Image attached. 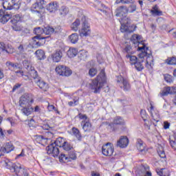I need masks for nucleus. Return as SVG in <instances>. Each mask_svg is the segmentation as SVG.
I'll list each match as a JSON object with an SVG mask.
<instances>
[{
	"label": "nucleus",
	"instance_id": "nucleus-44",
	"mask_svg": "<svg viewBox=\"0 0 176 176\" xmlns=\"http://www.w3.org/2000/svg\"><path fill=\"white\" fill-rule=\"evenodd\" d=\"M97 72H98L97 69L92 67L89 71V76L93 78L97 75Z\"/></svg>",
	"mask_w": 176,
	"mask_h": 176
},
{
	"label": "nucleus",
	"instance_id": "nucleus-29",
	"mask_svg": "<svg viewBox=\"0 0 176 176\" xmlns=\"http://www.w3.org/2000/svg\"><path fill=\"white\" fill-rule=\"evenodd\" d=\"M72 131L74 135L76 136V138H77V140L78 141H82V133H80V131H79V129L78 128L73 127L72 129Z\"/></svg>",
	"mask_w": 176,
	"mask_h": 176
},
{
	"label": "nucleus",
	"instance_id": "nucleus-42",
	"mask_svg": "<svg viewBox=\"0 0 176 176\" xmlns=\"http://www.w3.org/2000/svg\"><path fill=\"white\" fill-rule=\"evenodd\" d=\"M98 10L102 12L103 14H107V6L103 3H99V8H98Z\"/></svg>",
	"mask_w": 176,
	"mask_h": 176
},
{
	"label": "nucleus",
	"instance_id": "nucleus-32",
	"mask_svg": "<svg viewBox=\"0 0 176 176\" xmlns=\"http://www.w3.org/2000/svg\"><path fill=\"white\" fill-rule=\"evenodd\" d=\"M59 13L60 16L64 17L65 16H67V13H69V8L65 6H63L59 9Z\"/></svg>",
	"mask_w": 176,
	"mask_h": 176
},
{
	"label": "nucleus",
	"instance_id": "nucleus-39",
	"mask_svg": "<svg viewBox=\"0 0 176 176\" xmlns=\"http://www.w3.org/2000/svg\"><path fill=\"white\" fill-rule=\"evenodd\" d=\"M157 151L159 156L162 159H164V157H166V153L164 152V148H163V146H160V147H158Z\"/></svg>",
	"mask_w": 176,
	"mask_h": 176
},
{
	"label": "nucleus",
	"instance_id": "nucleus-24",
	"mask_svg": "<svg viewBox=\"0 0 176 176\" xmlns=\"http://www.w3.org/2000/svg\"><path fill=\"white\" fill-rule=\"evenodd\" d=\"M126 53V58L129 60L131 65H133V50L131 49V46L127 45L124 49Z\"/></svg>",
	"mask_w": 176,
	"mask_h": 176
},
{
	"label": "nucleus",
	"instance_id": "nucleus-46",
	"mask_svg": "<svg viewBox=\"0 0 176 176\" xmlns=\"http://www.w3.org/2000/svg\"><path fill=\"white\" fill-rule=\"evenodd\" d=\"M7 67H12V68H17L19 67V63H13L10 61H8L6 63Z\"/></svg>",
	"mask_w": 176,
	"mask_h": 176
},
{
	"label": "nucleus",
	"instance_id": "nucleus-52",
	"mask_svg": "<svg viewBox=\"0 0 176 176\" xmlns=\"http://www.w3.org/2000/svg\"><path fill=\"white\" fill-rule=\"evenodd\" d=\"M12 18L15 19L18 22L20 21V20L21 19L20 14H15V15L12 14Z\"/></svg>",
	"mask_w": 176,
	"mask_h": 176
},
{
	"label": "nucleus",
	"instance_id": "nucleus-40",
	"mask_svg": "<svg viewBox=\"0 0 176 176\" xmlns=\"http://www.w3.org/2000/svg\"><path fill=\"white\" fill-rule=\"evenodd\" d=\"M4 52H6L8 54H13V53H14V48H13L11 45L8 44L7 47H6V49L4 50Z\"/></svg>",
	"mask_w": 176,
	"mask_h": 176
},
{
	"label": "nucleus",
	"instance_id": "nucleus-26",
	"mask_svg": "<svg viewBox=\"0 0 176 176\" xmlns=\"http://www.w3.org/2000/svg\"><path fill=\"white\" fill-rule=\"evenodd\" d=\"M21 112L25 115V116H30L32 112H34V108L31 107V106L23 107L21 109Z\"/></svg>",
	"mask_w": 176,
	"mask_h": 176
},
{
	"label": "nucleus",
	"instance_id": "nucleus-36",
	"mask_svg": "<svg viewBox=\"0 0 176 176\" xmlns=\"http://www.w3.org/2000/svg\"><path fill=\"white\" fill-rule=\"evenodd\" d=\"M78 56L80 60H86L87 58V51L82 50L78 53Z\"/></svg>",
	"mask_w": 176,
	"mask_h": 176
},
{
	"label": "nucleus",
	"instance_id": "nucleus-13",
	"mask_svg": "<svg viewBox=\"0 0 176 176\" xmlns=\"http://www.w3.org/2000/svg\"><path fill=\"white\" fill-rule=\"evenodd\" d=\"M135 174L138 176H152V173L149 171V166L141 165L135 170Z\"/></svg>",
	"mask_w": 176,
	"mask_h": 176
},
{
	"label": "nucleus",
	"instance_id": "nucleus-5",
	"mask_svg": "<svg viewBox=\"0 0 176 176\" xmlns=\"http://www.w3.org/2000/svg\"><path fill=\"white\" fill-rule=\"evenodd\" d=\"M67 140L63 138H58L54 143H52L46 147L47 153L52 155L54 157H57L60 155L58 148H63Z\"/></svg>",
	"mask_w": 176,
	"mask_h": 176
},
{
	"label": "nucleus",
	"instance_id": "nucleus-55",
	"mask_svg": "<svg viewBox=\"0 0 176 176\" xmlns=\"http://www.w3.org/2000/svg\"><path fill=\"white\" fill-rule=\"evenodd\" d=\"M6 47H7V45H5V43H3V42L0 43V49H1V50H3V52H5Z\"/></svg>",
	"mask_w": 176,
	"mask_h": 176
},
{
	"label": "nucleus",
	"instance_id": "nucleus-50",
	"mask_svg": "<svg viewBox=\"0 0 176 176\" xmlns=\"http://www.w3.org/2000/svg\"><path fill=\"white\" fill-rule=\"evenodd\" d=\"M16 74H20L21 76L23 78V79H25V80H27L28 79V76L24 74V72L21 70L16 72Z\"/></svg>",
	"mask_w": 176,
	"mask_h": 176
},
{
	"label": "nucleus",
	"instance_id": "nucleus-33",
	"mask_svg": "<svg viewBox=\"0 0 176 176\" xmlns=\"http://www.w3.org/2000/svg\"><path fill=\"white\" fill-rule=\"evenodd\" d=\"M35 54L38 60H45V58H46V56H45V52L42 50H36Z\"/></svg>",
	"mask_w": 176,
	"mask_h": 176
},
{
	"label": "nucleus",
	"instance_id": "nucleus-19",
	"mask_svg": "<svg viewBox=\"0 0 176 176\" xmlns=\"http://www.w3.org/2000/svg\"><path fill=\"white\" fill-rule=\"evenodd\" d=\"M129 142V138L127 136H121L117 142V146L120 148H127Z\"/></svg>",
	"mask_w": 176,
	"mask_h": 176
},
{
	"label": "nucleus",
	"instance_id": "nucleus-59",
	"mask_svg": "<svg viewBox=\"0 0 176 176\" xmlns=\"http://www.w3.org/2000/svg\"><path fill=\"white\" fill-rule=\"evenodd\" d=\"M170 146H171L173 149H175V141H174V140H170Z\"/></svg>",
	"mask_w": 176,
	"mask_h": 176
},
{
	"label": "nucleus",
	"instance_id": "nucleus-60",
	"mask_svg": "<svg viewBox=\"0 0 176 176\" xmlns=\"http://www.w3.org/2000/svg\"><path fill=\"white\" fill-rule=\"evenodd\" d=\"M18 50H19V52H21V53H23V52H24V46H23V45H20L18 47Z\"/></svg>",
	"mask_w": 176,
	"mask_h": 176
},
{
	"label": "nucleus",
	"instance_id": "nucleus-6",
	"mask_svg": "<svg viewBox=\"0 0 176 176\" xmlns=\"http://www.w3.org/2000/svg\"><path fill=\"white\" fill-rule=\"evenodd\" d=\"M5 164L12 173H15L19 176H28L30 173L28 168L21 167L20 164H14L11 161H5Z\"/></svg>",
	"mask_w": 176,
	"mask_h": 176
},
{
	"label": "nucleus",
	"instance_id": "nucleus-35",
	"mask_svg": "<svg viewBox=\"0 0 176 176\" xmlns=\"http://www.w3.org/2000/svg\"><path fill=\"white\" fill-rule=\"evenodd\" d=\"M79 25H80V20L76 19V21L71 25V29L72 31H78L79 30Z\"/></svg>",
	"mask_w": 176,
	"mask_h": 176
},
{
	"label": "nucleus",
	"instance_id": "nucleus-47",
	"mask_svg": "<svg viewBox=\"0 0 176 176\" xmlns=\"http://www.w3.org/2000/svg\"><path fill=\"white\" fill-rule=\"evenodd\" d=\"M43 140H45V138L43 137V135H36V142H38V144H41V142H42V141H43Z\"/></svg>",
	"mask_w": 176,
	"mask_h": 176
},
{
	"label": "nucleus",
	"instance_id": "nucleus-23",
	"mask_svg": "<svg viewBox=\"0 0 176 176\" xmlns=\"http://www.w3.org/2000/svg\"><path fill=\"white\" fill-rule=\"evenodd\" d=\"M46 9L48 10V12H50V13H54V12L58 9V3L56 1L51 2L47 5Z\"/></svg>",
	"mask_w": 176,
	"mask_h": 176
},
{
	"label": "nucleus",
	"instance_id": "nucleus-3",
	"mask_svg": "<svg viewBox=\"0 0 176 176\" xmlns=\"http://www.w3.org/2000/svg\"><path fill=\"white\" fill-rule=\"evenodd\" d=\"M107 83V75L105 74V69L100 70L99 74L89 83L90 90H93L95 94L101 91V89L104 85Z\"/></svg>",
	"mask_w": 176,
	"mask_h": 176
},
{
	"label": "nucleus",
	"instance_id": "nucleus-58",
	"mask_svg": "<svg viewBox=\"0 0 176 176\" xmlns=\"http://www.w3.org/2000/svg\"><path fill=\"white\" fill-rule=\"evenodd\" d=\"M170 128V123L165 122H164V129H165V130H167V129Z\"/></svg>",
	"mask_w": 176,
	"mask_h": 176
},
{
	"label": "nucleus",
	"instance_id": "nucleus-18",
	"mask_svg": "<svg viewBox=\"0 0 176 176\" xmlns=\"http://www.w3.org/2000/svg\"><path fill=\"white\" fill-rule=\"evenodd\" d=\"M64 54V50H57L52 55V60L54 63H60Z\"/></svg>",
	"mask_w": 176,
	"mask_h": 176
},
{
	"label": "nucleus",
	"instance_id": "nucleus-9",
	"mask_svg": "<svg viewBox=\"0 0 176 176\" xmlns=\"http://www.w3.org/2000/svg\"><path fill=\"white\" fill-rule=\"evenodd\" d=\"M72 160H76V153L74 150L68 151L67 155L61 153L59 155V162L60 163H68V162H72Z\"/></svg>",
	"mask_w": 176,
	"mask_h": 176
},
{
	"label": "nucleus",
	"instance_id": "nucleus-4",
	"mask_svg": "<svg viewBox=\"0 0 176 176\" xmlns=\"http://www.w3.org/2000/svg\"><path fill=\"white\" fill-rule=\"evenodd\" d=\"M33 32L36 36L32 38V46H42L46 43V41H49L47 39H50V36H45L44 29L41 27L34 28Z\"/></svg>",
	"mask_w": 176,
	"mask_h": 176
},
{
	"label": "nucleus",
	"instance_id": "nucleus-48",
	"mask_svg": "<svg viewBox=\"0 0 176 176\" xmlns=\"http://www.w3.org/2000/svg\"><path fill=\"white\" fill-rule=\"evenodd\" d=\"M140 115L142 118L143 119L144 122H146L147 116L146 114L145 110H141Z\"/></svg>",
	"mask_w": 176,
	"mask_h": 176
},
{
	"label": "nucleus",
	"instance_id": "nucleus-30",
	"mask_svg": "<svg viewBox=\"0 0 176 176\" xmlns=\"http://www.w3.org/2000/svg\"><path fill=\"white\" fill-rule=\"evenodd\" d=\"M78 54V50L76 48H69L67 51V55L69 58H74Z\"/></svg>",
	"mask_w": 176,
	"mask_h": 176
},
{
	"label": "nucleus",
	"instance_id": "nucleus-41",
	"mask_svg": "<svg viewBox=\"0 0 176 176\" xmlns=\"http://www.w3.org/2000/svg\"><path fill=\"white\" fill-rule=\"evenodd\" d=\"M153 10H151V12L153 13V14H155V16H162V11L157 10V6H155L153 8Z\"/></svg>",
	"mask_w": 176,
	"mask_h": 176
},
{
	"label": "nucleus",
	"instance_id": "nucleus-64",
	"mask_svg": "<svg viewBox=\"0 0 176 176\" xmlns=\"http://www.w3.org/2000/svg\"><path fill=\"white\" fill-rule=\"evenodd\" d=\"M91 175V176H100V173L92 171Z\"/></svg>",
	"mask_w": 176,
	"mask_h": 176
},
{
	"label": "nucleus",
	"instance_id": "nucleus-57",
	"mask_svg": "<svg viewBox=\"0 0 176 176\" xmlns=\"http://www.w3.org/2000/svg\"><path fill=\"white\" fill-rule=\"evenodd\" d=\"M6 135V131L2 130L1 128H0V137H5Z\"/></svg>",
	"mask_w": 176,
	"mask_h": 176
},
{
	"label": "nucleus",
	"instance_id": "nucleus-21",
	"mask_svg": "<svg viewBox=\"0 0 176 176\" xmlns=\"http://www.w3.org/2000/svg\"><path fill=\"white\" fill-rule=\"evenodd\" d=\"M14 5H16V0H5L3 2V8L6 10H12Z\"/></svg>",
	"mask_w": 176,
	"mask_h": 176
},
{
	"label": "nucleus",
	"instance_id": "nucleus-54",
	"mask_svg": "<svg viewBox=\"0 0 176 176\" xmlns=\"http://www.w3.org/2000/svg\"><path fill=\"white\" fill-rule=\"evenodd\" d=\"M12 30L14 31H21V28H20V26H18L17 25H12Z\"/></svg>",
	"mask_w": 176,
	"mask_h": 176
},
{
	"label": "nucleus",
	"instance_id": "nucleus-45",
	"mask_svg": "<svg viewBox=\"0 0 176 176\" xmlns=\"http://www.w3.org/2000/svg\"><path fill=\"white\" fill-rule=\"evenodd\" d=\"M151 118L155 122H159V113L151 111Z\"/></svg>",
	"mask_w": 176,
	"mask_h": 176
},
{
	"label": "nucleus",
	"instance_id": "nucleus-10",
	"mask_svg": "<svg viewBox=\"0 0 176 176\" xmlns=\"http://www.w3.org/2000/svg\"><path fill=\"white\" fill-rule=\"evenodd\" d=\"M81 21L82 28L80 32V36H89L91 32V30L90 29V24H89L87 19H86V16H83Z\"/></svg>",
	"mask_w": 176,
	"mask_h": 176
},
{
	"label": "nucleus",
	"instance_id": "nucleus-1",
	"mask_svg": "<svg viewBox=\"0 0 176 176\" xmlns=\"http://www.w3.org/2000/svg\"><path fill=\"white\" fill-rule=\"evenodd\" d=\"M133 45L139 52L138 58L135 56H133V65L135 69L138 72L144 69V60L146 59V67L148 69H152L153 67V56H152V51L149 50V47H146L145 43L142 42V36L140 34L133 35Z\"/></svg>",
	"mask_w": 176,
	"mask_h": 176
},
{
	"label": "nucleus",
	"instance_id": "nucleus-37",
	"mask_svg": "<svg viewBox=\"0 0 176 176\" xmlns=\"http://www.w3.org/2000/svg\"><path fill=\"white\" fill-rule=\"evenodd\" d=\"M54 32V28L47 26L44 28V35H52Z\"/></svg>",
	"mask_w": 176,
	"mask_h": 176
},
{
	"label": "nucleus",
	"instance_id": "nucleus-15",
	"mask_svg": "<svg viewBox=\"0 0 176 176\" xmlns=\"http://www.w3.org/2000/svg\"><path fill=\"white\" fill-rule=\"evenodd\" d=\"M117 83L121 89H123V90L127 91L130 89L129 81L121 75L117 78Z\"/></svg>",
	"mask_w": 176,
	"mask_h": 176
},
{
	"label": "nucleus",
	"instance_id": "nucleus-11",
	"mask_svg": "<svg viewBox=\"0 0 176 176\" xmlns=\"http://www.w3.org/2000/svg\"><path fill=\"white\" fill-rule=\"evenodd\" d=\"M116 126H124V120L122 117H115L113 122L109 124L107 129L110 131H116Z\"/></svg>",
	"mask_w": 176,
	"mask_h": 176
},
{
	"label": "nucleus",
	"instance_id": "nucleus-2",
	"mask_svg": "<svg viewBox=\"0 0 176 176\" xmlns=\"http://www.w3.org/2000/svg\"><path fill=\"white\" fill-rule=\"evenodd\" d=\"M126 12V8L124 6H120L116 9V16L117 17H121L120 19L121 27V32H124L125 39H130L131 42H133V25H131V20L126 16H124V12Z\"/></svg>",
	"mask_w": 176,
	"mask_h": 176
},
{
	"label": "nucleus",
	"instance_id": "nucleus-14",
	"mask_svg": "<svg viewBox=\"0 0 176 176\" xmlns=\"http://www.w3.org/2000/svg\"><path fill=\"white\" fill-rule=\"evenodd\" d=\"M113 144L111 143H107L102 146V153L104 156H111L113 155Z\"/></svg>",
	"mask_w": 176,
	"mask_h": 176
},
{
	"label": "nucleus",
	"instance_id": "nucleus-25",
	"mask_svg": "<svg viewBox=\"0 0 176 176\" xmlns=\"http://www.w3.org/2000/svg\"><path fill=\"white\" fill-rule=\"evenodd\" d=\"M81 126L85 133H89L91 131V123L89 120H82L81 122Z\"/></svg>",
	"mask_w": 176,
	"mask_h": 176
},
{
	"label": "nucleus",
	"instance_id": "nucleus-7",
	"mask_svg": "<svg viewBox=\"0 0 176 176\" xmlns=\"http://www.w3.org/2000/svg\"><path fill=\"white\" fill-rule=\"evenodd\" d=\"M46 6V1L45 0H36L34 3H33L30 8L32 12L36 14L38 19H42L43 17V10Z\"/></svg>",
	"mask_w": 176,
	"mask_h": 176
},
{
	"label": "nucleus",
	"instance_id": "nucleus-20",
	"mask_svg": "<svg viewBox=\"0 0 176 176\" xmlns=\"http://www.w3.org/2000/svg\"><path fill=\"white\" fill-rule=\"evenodd\" d=\"M34 83L36 84L39 89L43 90V91H47V89H49V85H47L46 82L42 80L41 78L36 80V81L34 82Z\"/></svg>",
	"mask_w": 176,
	"mask_h": 176
},
{
	"label": "nucleus",
	"instance_id": "nucleus-56",
	"mask_svg": "<svg viewBox=\"0 0 176 176\" xmlns=\"http://www.w3.org/2000/svg\"><path fill=\"white\" fill-rule=\"evenodd\" d=\"M19 87H21V84L16 83L13 87L12 91H14V90H17V89H19Z\"/></svg>",
	"mask_w": 176,
	"mask_h": 176
},
{
	"label": "nucleus",
	"instance_id": "nucleus-31",
	"mask_svg": "<svg viewBox=\"0 0 176 176\" xmlns=\"http://www.w3.org/2000/svg\"><path fill=\"white\" fill-rule=\"evenodd\" d=\"M62 148L64 151H66V152H69L70 151H74V144L66 140L65 145H63Z\"/></svg>",
	"mask_w": 176,
	"mask_h": 176
},
{
	"label": "nucleus",
	"instance_id": "nucleus-27",
	"mask_svg": "<svg viewBox=\"0 0 176 176\" xmlns=\"http://www.w3.org/2000/svg\"><path fill=\"white\" fill-rule=\"evenodd\" d=\"M12 13L11 12H6V14H4L1 19H0V23H2V24H6L10 19H12Z\"/></svg>",
	"mask_w": 176,
	"mask_h": 176
},
{
	"label": "nucleus",
	"instance_id": "nucleus-38",
	"mask_svg": "<svg viewBox=\"0 0 176 176\" xmlns=\"http://www.w3.org/2000/svg\"><path fill=\"white\" fill-rule=\"evenodd\" d=\"M165 63L168 64V65H176V57H170L166 59Z\"/></svg>",
	"mask_w": 176,
	"mask_h": 176
},
{
	"label": "nucleus",
	"instance_id": "nucleus-34",
	"mask_svg": "<svg viewBox=\"0 0 176 176\" xmlns=\"http://www.w3.org/2000/svg\"><path fill=\"white\" fill-rule=\"evenodd\" d=\"M69 39L71 43H76L79 41V35L77 33H74L69 36Z\"/></svg>",
	"mask_w": 176,
	"mask_h": 176
},
{
	"label": "nucleus",
	"instance_id": "nucleus-63",
	"mask_svg": "<svg viewBox=\"0 0 176 176\" xmlns=\"http://www.w3.org/2000/svg\"><path fill=\"white\" fill-rule=\"evenodd\" d=\"M54 109H56V107H54V105L51 104L48 106L49 111H54Z\"/></svg>",
	"mask_w": 176,
	"mask_h": 176
},
{
	"label": "nucleus",
	"instance_id": "nucleus-28",
	"mask_svg": "<svg viewBox=\"0 0 176 176\" xmlns=\"http://www.w3.org/2000/svg\"><path fill=\"white\" fill-rule=\"evenodd\" d=\"M30 76H32L33 78L34 82H36V80L41 78L38 75V72H36L35 70L34 67H30Z\"/></svg>",
	"mask_w": 176,
	"mask_h": 176
},
{
	"label": "nucleus",
	"instance_id": "nucleus-53",
	"mask_svg": "<svg viewBox=\"0 0 176 176\" xmlns=\"http://www.w3.org/2000/svg\"><path fill=\"white\" fill-rule=\"evenodd\" d=\"M34 124H35V120H34V118H31L28 122V126L29 127H32Z\"/></svg>",
	"mask_w": 176,
	"mask_h": 176
},
{
	"label": "nucleus",
	"instance_id": "nucleus-49",
	"mask_svg": "<svg viewBox=\"0 0 176 176\" xmlns=\"http://www.w3.org/2000/svg\"><path fill=\"white\" fill-rule=\"evenodd\" d=\"M23 64L25 68H26V69H30L31 68V66H30V62L28 60H23Z\"/></svg>",
	"mask_w": 176,
	"mask_h": 176
},
{
	"label": "nucleus",
	"instance_id": "nucleus-17",
	"mask_svg": "<svg viewBox=\"0 0 176 176\" xmlns=\"http://www.w3.org/2000/svg\"><path fill=\"white\" fill-rule=\"evenodd\" d=\"M176 93V89L174 87H165L164 89L160 92L161 97H166L168 94H175Z\"/></svg>",
	"mask_w": 176,
	"mask_h": 176
},
{
	"label": "nucleus",
	"instance_id": "nucleus-51",
	"mask_svg": "<svg viewBox=\"0 0 176 176\" xmlns=\"http://www.w3.org/2000/svg\"><path fill=\"white\" fill-rule=\"evenodd\" d=\"M78 118L82 120H87V116L86 114H82V113H78Z\"/></svg>",
	"mask_w": 176,
	"mask_h": 176
},
{
	"label": "nucleus",
	"instance_id": "nucleus-22",
	"mask_svg": "<svg viewBox=\"0 0 176 176\" xmlns=\"http://www.w3.org/2000/svg\"><path fill=\"white\" fill-rule=\"evenodd\" d=\"M14 149V146H13L12 142H7L1 147V152H3V153H10Z\"/></svg>",
	"mask_w": 176,
	"mask_h": 176
},
{
	"label": "nucleus",
	"instance_id": "nucleus-61",
	"mask_svg": "<svg viewBox=\"0 0 176 176\" xmlns=\"http://www.w3.org/2000/svg\"><path fill=\"white\" fill-rule=\"evenodd\" d=\"M10 22L12 23V25H17V23H19L16 19H14L12 18Z\"/></svg>",
	"mask_w": 176,
	"mask_h": 176
},
{
	"label": "nucleus",
	"instance_id": "nucleus-12",
	"mask_svg": "<svg viewBox=\"0 0 176 176\" xmlns=\"http://www.w3.org/2000/svg\"><path fill=\"white\" fill-rule=\"evenodd\" d=\"M55 71L61 76H70V75H72V70L63 65L57 66Z\"/></svg>",
	"mask_w": 176,
	"mask_h": 176
},
{
	"label": "nucleus",
	"instance_id": "nucleus-62",
	"mask_svg": "<svg viewBox=\"0 0 176 176\" xmlns=\"http://www.w3.org/2000/svg\"><path fill=\"white\" fill-rule=\"evenodd\" d=\"M122 3H131L133 0H121Z\"/></svg>",
	"mask_w": 176,
	"mask_h": 176
},
{
	"label": "nucleus",
	"instance_id": "nucleus-16",
	"mask_svg": "<svg viewBox=\"0 0 176 176\" xmlns=\"http://www.w3.org/2000/svg\"><path fill=\"white\" fill-rule=\"evenodd\" d=\"M136 148L142 155H145L148 152L146 144L141 139H137Z\"/></svg>",
	"mask_w": 176,
	"mask_h": 176
},
{
	"label": "nucleus",
	"instance_id": "nucleus-8",
	"mask_svg": "<svg viewBox=\"0 0 176 176\" xmlns=\"http://www.w3.org/2000/svg\"><path fill=\"white\" fill-rule=\"evenodd\" d=\"M34 104V96L30 94L21 96L19 99V106L21 108L24 107H31Z\"/></svg>",
	"mask_w": 176,
	"mask_h": 176
},
{
	"label": "nucleus",
	"instance_id": "nucleus-43",
	"mask_svg": "<svg viewBox=\"0 0 176 176\" xmlns=\"http://www.w3.org/2000/svg\"><path fill=\"white\" fill-rule=\"evenodd\" d=\"M164 80H166L167 83H173V82H174V78L170 74H165Z\"/></svg>",
	"mask_w": 176,
	"mask_h": 176
}]
</instances>
